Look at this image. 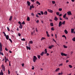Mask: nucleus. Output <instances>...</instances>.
I'll use <instances>...</instances> for the list:
<instances>
[{
  "instance_id": "nucleus-1",
  "label": "nucleus",
  "mask_w": 75,
  "mask_h": 75,
  "mask_svg": "<svg viewBox=\"0 0 75 75\" xmlns=\"http://www.w3.org/2000/svg\"><path fill=\"white\" fill-rule=\"evenodd\" d=\"M37 57H36V56H33V61L34 62H35V61H36V60H37Z\"/></svg>"
},
{
  "instance_id": "nucleus-2",
  "label": "nucleus",
  "mask_w": 75,
  "mask_h": 75,
  "mask_svg": "<svg viewBox=\"0 0 75 75\" xmlns=\"http://www.w3.org/2000/svg\"><path fill=\"white\" fill-rule=\"evenodd\" d=\"M34 7H35V6H34L33 5V4H32V6H30V9L31 10L32 8H34Z\"/></svg>"
},
{
  "instance_id": "nucleus-3",
  "label": "nucleus",
  "mask_w": 75,
  "mask_h": 75,
  "mask_svg": "<svg viewBox=\"0 0 75 75\" xmlns=\"http://www.w3.org/2000/svg\"><path fill=\"white\" fill-rule=\"evenodd\" d=\"M61 55L62 56H67V54L65 53H64L63 52H62L61 53Z\"/></svg>"
},
{
  "instance_id": "nucleus-4",
  "label": "nucleus",
  "mask_w": 75,
  "mask_h": 75,
  "mask_svg": "<svg viewBox=\"0 0 75 75\" xmlns=\"http://www.w3.org/2000/svg\"><path fill=\"white\" fill-rule=\"evenodd\" d=\"M67 14L69 16H70V15H72V13H71V12L70 11H69L68 12Z\"/></svg>"
},
{
  "instance_id": "nucleus-5",
  "label": "nucleus",
  "mask_w": 75,
  "mask_h": 75,
  "mask_svg": "<svg viewBox=\"0 0 75 75\" xmlns=\"http://www.w3.org/2000/svg\"><path fill=\"white\" fill-rule=\"evenodd\" d=\"M61 25H62V22L60 21L59 22V27H61Z\"/></svg>"
},
{
  "instance_id": "nucleus-6",
  "label": "nucleus",
  "mask_w": 75,
  "mask_h": 75,
  "mask_svg": "<svg viewBox=\"0 0 75 75\" xmlns=\"http://www.w3.org/2000/svg\"><path fill=\"white\" fill-rule=\"evenodd\" d=\"M47 11L49 12H50V13H52L53 12V11H52V10L51 9H48L47 10Z\"/></svg>"
},
{
  "instance_id": "nucleus-7",
  "label": "nucleus",
  "mask_w": 75,
  "mask_h": 75,
  "mask_svg": "<svg viewBox=\"0 0 75 75\" xmlns=\"http://www.w3.org/2000/svg\"><path fill=\"white\" fill-rule=\"evenodd\" d=\"M12 18H13V16H11L9 17V21H11V20H12Z\"/></svg>"
},
{
  "instance_id": "nucleus-8",
  "label": "nucleus",
  "mask_w": 75,
  "mask_h": 75,
  "mask_svg": "<svg viewBox=\"0 0 75 75\" xmlns=\"http://www.w3.org/2000/svg\"><path fill=\"white\" fill-rule=\"evenodd\" d=\"M52 47H54L53 45H52L51 46H50L49 47V49H51V48H52Z\"/></svg>"
},
{
  "instance_id": "nucleus-9",
  "label": "nucleus",
  "mask_w": 75,
  "mask_h": 75,
  "mask_svg": "<svg viewBox=\"0 0 75 75\" xmlns=\"http://www.w3.org/2000/svg\"><path fill=\"white\" fill-rule=\"evenodd\" d=\"M64 33L66 34H67V33H68V31L67 30L65 29L64 31Z\"/></svg>"
},
{
  "instance_id": "nucleus-10",
  "label": "nucleus",
  "mask_w": 75,
  "mask_h": 75,
  "mask_svg": "<svg viewBox=\"0 0 75 75\" xmlns=\"http://www.w3.org/2000/svg\"><path fill=\"white\" fill-rule=\"evenodd\" d=\"M74 31V29H71V33H73Z\"/></svg>"
},
{
  "instance_id": "nucleus-11",
  "label": "nucleus",
  "mask_w": 75,
  "mask_h": 75,
  "mask_svg": "<svg viewBox=\"0 0 75 75\" xmlns=\"http://www.w3.org/2000/svg\"><path fill=\"white\" fill-rule=\"evenodd\" d=\"M27 4H28V5L29 6H30V2H29V1H27Z\"/></svg>"
},
{
  "instance_id": "nucleus-12",
  "label": "nucleus",
  "mask_w": 75,
  "mask_h": 75,
  "mask_svg": "<svg viewBox=\"0 0 75 75\" xmlns=\"http://www.w3.org/2000/svg\"><path fill=\"white\" fill-rule=\"evenodd\" d=\"M22 28H23V25L21 24L20 25L19 28H20V29H22Z\"/></svg>"
},
{
  "instance_id": "nucleus-13",
  "label": "nucleus",
  "mask_w": 75,
  "mask_h": 75,
  "mask_svg": "<svg viewBox=\"0 0 75 75\" xmlns=\"http://www.w3.org/2000/svg\"><path fill=\"white\" fill-rule=\"evenodd\" d=\"M1 67H2L4 71H5V69L4 68V67L3 64L2 65Z\"/></svg>"
},
{
  "instance_id": "nucleus-14",
  "label": "nucleus",
  "mask_w": 75,
  "mask_h": 75,
  "mask_svg": "<svg viewBox=\"0 0 75 75\" xmlns=\"http://www.w3.org/2000/svg\"><path fill=\"white\" fill-rule=\"evenodd\" d=\"M46 33L47 37H50V35H49V34H48V31H47L46 32Z\"/></svg>"
},
{
  "instance_id": "nucleus-15",
  "label": "nucleus",
  "mask_w": 75,
  "mask_h": 75,
  "mask_svg": "<svg viewBox=\"0 0 75 75\" xmlns=\"http://www.w3.org/2000/svg\"><path fill=\"white\" fill-rule=\"evenodd\" d=\"M6 39L7 40H8V39L9 38V36L8 35H7L6 36Z\"/></svg>"
},
{
  "instance_id": "nucleus-16",
  "label": "nucleus",
  "mask_w": 75,
  "mask_h": 75,
  "mask_svg": "<svg viewBox=\"0 0 75 75\" xmlns=\"http://www.w3.org/2000/svg\"><path fill=\"white\" fill-rule=\"evenodd\" d=\"M54 20L55 21H57L58 19V18L57 17H55L54 19Z\"/></svg>"
},
{
  "instance_id": "nucleus-17",
  "label": "nucleus",
  "mask_w": 75,
  "mask_h": 75,
  "mask_svg": "<svg viewBox=\"0 0 75 75\" xmlns=\"http://www.w3.org/2000/svg\"><path fill=\"white\" fill-rule=\"evenodd\" d=\"M45 54H47V49H45Z\"/></svg>"
},
{
  "instance_id": "nucleus-18",
  "label": "nucleus",
  "mask_w": 75,
  "mask_h": 75,
  "mask_svg": "<svg viewBox=\"0 0 75 75\" xmlns=\"http://www.w3.org/2000/svg\"><path fill=\"white\" fill-rule=\"evenodd\" d=\"M26 48L28 50H31V48L30 47H28V46H26Z\"/></svg>"
},
{
  "instance_id": "nucleus-19",
  "label": "nucleus",
  "mask_w": 75,
  "mask_h": 75,
  "mask_svg": "<svg viewBox=\"0 0 75 75\" xmlns=\"http://www.w3.org/2000/svg\"><path fill=\"white\" fill-rule=\"evenodd\" d=\"M59 69H60L59 68H58L56 69V70H55V71L57 72V71H59Z\"/></svg>"
},
{
  "instance_id": "nucleus-20",
  "label": "nucleus",
  "mask_w": 75,
  "mask_h": 75,
  "mask_svg": "<svg viewBox=\"0 0 75 75\" xmlns=\"http://www.w3.org/2000/svg\"><path fill=\"white\" fill-rule=\"evenodd\" d=\"M44 14L45 15H47V11H46L44 13Z\"/></svg>"
},
{
  "instance_id": "nucleus-21",
  "label": "nucleus",
  "mask_w": 75,
  "mask_h": 75,
  "mask_svg": "<svg viewBox=\"0 0 75 75\" xmlns=\"http://www.w3.org/2000/svg\"><path fill=\"white\" fill-rule=\"evenodd\" d=\"M30 20V18L29 17H28L27 19V21H29Z\"/></svg>"
},
{
  "instance_id": "nucleus-22",
  "label": "nucleus",
  "mask_w": 75,
  "mask_h": 75,
  "mask_svg": "<svg viewBox=\"0 0 75 75\" xmlns=\"http://www.w3.org/2000/svg\"><path fill=\"white\" fill-rule=\"evenodd\" d=\"M44 54V52H42L40 54L41 55V56H42L43 55V54Z\"/></svg>"
},
{
  "instance_id": "nucleus-23",
  "label": "nucleus",
  "mask_w": 75,
  "mask_h": 75,
  "mask_svg": "<svg viewBox=\"0 0 75 75\" xmlns=\"http://www.w3.org/2000/svg\"><path fill=\"white\" fill-rule=\"evenodd\" d=\"M37 4H38V5H40V2L38 1H37L36 2Z\"/></svg>"
},
{
  "instance_id": "nucleus-24",
  "label": "nucleus",
  "mask_w": 75,
  "mask_h": 75,
  "mask_svg": "<svg viewBox=\"0 0 75 75\" xmlns=\"http://www.w3.org/2000/svg\"><path fill=\"white\" fill-rule=\"evenodd\" d=\"M50 25L52 26H54V24H53V23H50Z\"/></svg>"
},
{
  "instance_id": "nucleus-25",
  "label": "nucleus",
  "mask_w": 75,
  "mask_h": 75,
  "mask_svg": "<svg viewBox=\"0 0 75 75\" xmlns=\"http://www.w3.org/2000/svg\"><path fill=\"white\" fill-rule=\"evenodd\" d=\"M63 47L64 48H68V47L66 46L65 45H63Z\"/></svg>"
},
{
  "instance_id": "nucleus-26",
  "label": "nucleus",
  "mask_w": 75,
  "mask_h": 75,
  "mask_svg": "<svg viewBox=\"0 0 75 75\" xmlns=\"http://www.w3.org/2000/svg\"><path fill=\"white\" fill-rule=\"evenodd\" d=\"M56 14L57 16H59V12H57L56 13Z\"/></svg>"
},
{
  "instance_id": "nucleus-27",
  "label": "nucleus",
  "mask_w": 75,
  "mask_h": 75,
  "mask_svg": "<svg viewBox=\"0 0 75 75\" xmlns=\"http://www.w3.org/2000/svg\"><path fill=\"white\" fill-rule=\"evenodd\" d=\"M62 24H63L64 25V24H65V21H64L63 22Z\"/></svg>"
},
{
  "instance_id": "nucleus-28",
  "label": "nucleus",
  "mask_w": 75,
  "mask_h": 75,
  "mask_svg": "<svg viewBox=\"0 0 75 75\" xmlns=\"http://www.w3.org/2000/svg\"><path fill=\"white\" fill-rule=\"evenodd\" d=\"M29 42L30 44H33V41L32 40H31V41H30Z\"/></svg>"
},
{
  "instance_id": "nucleus-29",
  "label": "nucleus",
  "mask_w": 75,
  "mask_h": 75,
  "mask_svg": "<svg viewBox=\"0 0 75 75\" xmlns=\"http://www.w3.org/2000/svg\"><path fill=\"white\" fill-rule=\"evenodd\" d=\"M67 15V13H65L64 15L63 16V18H66L65 17H66V15Z\"/></svg>"
},
{
  "instance_id": "nucleus-30",
  "label": "nucleus",
  "mask_w": 75,
  "mask_h": 75,
  "mask_svg": "<svg viewBox=\"0 0 75 75\" xmlns=\"http://www.w3.org/2000/svg\"><path fill=\"white\" fill-rule=\"evenodd\" d=\"M0 54L1 55H2L3 56L4 55V54H3V52H0Z\"/></svg>"
},
{
  "instance_id": "nucleus-31",
  "label": "nucleus",
  "mask_w": 75,
  "mask_h": 75,
  "mask_svg": "<svg viewBox=\"0 0 75 75\" xmlns=\"http://www.w3.org/2000/svg\"><path fill=\"white\" fill-rule=\"evenodd\" d=\"M44 39H45V38L44 37L42 38L41 39V40L42 41V40H44Z\"/></svg>"
},
{
  "instance_id": "nucleus-32",
  "label": "nucleus",
  "mask_w": 75,
  "mask_h": 75,
  "mask_svg": "<svg viewBox=\"0 0 75 75\" xmlns=\"http://www.w3.org/2000/svg\"><path fill=\"white\" fill-rule=\"evenodd\" d=\"M62 65H63V64H62V63L59 65V67H61V66H62Z\"/></svg>"
},
{
  "instance_id": "nucleus-33",
  "label": "nucleus",
  "mask_w": 75,
  "mask_h": 75,
  "mask_svg": "<svg viewBox=\"0 0 75 75\" xmlns=\"http://www.w3.org/2000/svg\"><path fill=\"white\" fill-rule=\"evenodd\" d=\"M0 52H1V51H2V47H0Z\"/></svg>"
},
{
  "instance_id": "nucleus-34",
  "label": "nucleus",
  "mask_w": 75,
  "mask_h": 75,
  "mask_svg": "<svg viewBox=\"0 0 75 75\" xmlns=\"http://www.w3.org/2000/svg\"><path fill=\"white\" fill-rule=\"evenodd\" d=\"M40 13H41L42 15H43V14H44V13L42 11H40Z\"/></svg>"
},
{
  "instance_id": "nucleus-35",
  "label": "nucleus",
  "mask_w": 75,
  "mask_h": 75,
  "mask_svg": "<svg viewBox=\"0 0 75 75\" xmlns=\"http://www.w3.org/2000/svg\"><path fill=\"white\" fill-rule=\"evenodd\" d=\"M21 40L22 41H25V39L24 38H23V39H21Z\"/></svg>"
},
{
  "instance_id": "nucleus-36",
  "label": "nucleus",
  "mask_w": 75,
  "mask_h": 75,
  "mask_svg": "<svg viewBox=\"0 0 75 75\" xmlns=\"http://www.w3.org/2000/svg\"><path fill=\"white\" fill-rule=\"evenodd\" d=\"M40 57L41 56L40 55H38V58L39 59H40Z\"/></svg>"
},
{
  "instance_id": "nucleus-37",
  "label": "nucleus",
  "mask_w": 75,
  "mask_h": 75,
  "mask_svg": "<svg viewBox=\"0 0 75 75\" xmlns=\"http://www.w3.org/2000/svg\"><path fill=\"white\" fill-rule=\"evenodd\" d=\"M52 3L53 4H55V1H52Z\"/></svg>"
},
{
  "instance_id": "nucleus-38",
  "label": "nucleus",
  "mask_w": 75,
  "mask_h": 75,
  "mask_svg": "<svg viewBox=\"0 0 75 75\" xmlns=\"http://www.w3.org/2000/svg\"><path fill=\"white\" fill-rule=\"evenodd\" d=\"M2 46H3V45L1 44V42H0V47H2Z\"/></svg>"
},
{
  "instance_id": "nucleus-39",
  "label": "nucleus",
  "mask_w": 75,
  "mask_h": 75,
  "mask_svg": "<svg viewBox=\"0 0 75 75\" xmlns=\"http://www.w3.org/2000/svg\"><path fill=\"white\" fill-rule=\"evenodd\" d=\"M72 40L73 41H75V37L73 38L72 39Z\"/></svg>"
},
{
  "instance_id": "nucleus-40",
  "label": "nucleus",
  "mask_w": 75,
  "mask_h": 75,
  "mask_svg": "<svg viewBox=\"0 0 75 75\" xmlns=\"http://www.w3.org/2000/svg\"><path fill=\"white\" fill-rule=\"evenodd\" d=\"M9 40L10 41V42H11V43H12V40H11V39H9Z\"/></svg>"
},
{
  "instance_id": "nucleus-41",
  "label": "nucleus",
  "mask_w": 75,
  "mask_h": 75,
  "mask_svg": "<svg viewBox=\"0 0 75 75\" xmlns=\"http://www.w3.org/2000/svg\"><path fill=\"white\" fill-rule=\"evenodd\" d=\"M7 27L8 31H10V29H9L8 27Z\"/></svg>"
},
{
  "instance_id": "nucleus-42",
  "label": "nucleus",
  "mask_w": 75,
  "mask_h": 75,
  "mask_svg": "<svg viewBox=\"0 0 75 75\" xmlns=\"http://www.w3.org/2000/svg\"><path fill=\"white\" fill-rule=\"evenodd\" d=\"M69 67L70 68H72V66L71 65H69Z\"/></svg>"
},
{
  "instance_id": "nucleus-43",
  "label": "nucleus",
  "mask_w": 75,
  "mask_h": 75,
  "mask_svg": "<svg viewBox=\"0 0 75 75\" xmlns=\"http://www.w3.org/2000/svg\"><path fill=\"white\" fill-rule=\"evenodd\" d=\"M59 11H62V8H59Z\"/></svg>"
},
{
  "instance_id": "nucleus-44",
  "label": "nucleus",
  "mask_w": 75,
  "mask_h": 75,
  "mask_svg": "<svg viewBox=\"0 0 75 75\" xmlns=\"http://www.w3.org/2000/svg\"><path fill=\"white\" fill-rule=\"evenodd\" d=\"M18 36H19V37H20V36H21V34H20V33H18Z\"/></svg>"
},
{
  "instance_id": "nucleus-45",
  "label": "nucleus",
  "mask_w": 75,
  "mask_h": 75,
  "mask_svg": "<svg viewBox=\"0 0 75 75\" xmlns=\"http://www.w3.org/2000/svg\"><path fill=\"white\" fill-rule=\"evenodd\" d=\"M51 30H52V31H54V28H52Z\"/></svg>"
},
{
  "instance_id": "nucleus-46",
  "label": "nucleus",
  "mask_w": 75,
  "mask_h": 75,
  "mask_svg": "<svg viewBox=\"0 0 75 75\" xmlns=\"http://www.w3.org/2000/svg\"><path fill=\"white\" fill-rule=\"evenodd\" d=\"M22 24H25V22H24V21H23L22 23Z\"/></svg>"
},
{
  "instance_id": "nucleus-47",
  "label": "nucleus",
  "mask_w": 75,
  "mask_h": 75,
  "mask_svg": "<svg viewBox=\"0 0 75 75\" xmlns=\"http://www.w3.org/2000/svg\"><path fill=\"white\" fill-rule=\"evenodd\" d=\"M8 74H10V71H9V70H8Z\"/></svg>"
},
{
  "instance_id": "nucleus-48",
  "label": "nucleus",
  "mask_w": 75,
  "mask_h": 75,
  "mask_svg": "<svg viewBox=\"0 0 75 75\" xmlns=\"http://www.w3.org/2000/svg\"><path fill=\"white\" fill-rule=\"evenodd\" d=\"M53 40L54 41V42H56V40H55V39H53Z\"/></svg>"
},
{
  "instance_id": "nucleus-49",
  "label": "nucleus",
  "mask_w": 75,
  "mask_h": 75,
  "mask_svg": "<svg viewBox=\"0 0 75 75\" xmlns=\"http://www.w3.org/2000/svg\"><path fill=\"white\" fill-rule=\"evenodd\" d=\"M50 22L51 23H52V20L51 19L50 20Z\"/></svg>"
},
{
  "instance_id": "nucleus-50",
  "label": "nucleus",
  "mask_w": 75,
  "mask_h": 75,
  "mask_svg": "<svg viewBox=\"0 0 75 75\" xmlns=\"http://www.w3.org/2000/svg\"><path fill=\"white\" fill-rule=\"evenodd\" d=\"M31 1L32 2H33V3H34V2L35 1L34 0H31Z\"/></svg>"
},
{
  "instance_id": "nucleus-51",
  "label": "nucleus",
  "mask_w": 75,
  "mask_h": 75,
  "mask_svg": "<svg viewBox=\"0 0 75 75\" xmlns=\"http://www.w3.org/2000/svg\"><path fill=\"white\" fill-rule=\"evenodd\" d=\"M36 17H38V18H39V16H38V15L37 14H36Z\"/></svg>"
},
{
  "instance_id": "nucleus-52",
  "label": "nucleus",
  "mask_w": 75,
  "mask_h": 75,
  "mask_svg": "<svg viewBox=\"0 0 75 75\" xmlns=\"http://www.w3.org/2000/svg\"><path fill=\"white\" fill-rule=\"evenodd\" d=\"M33 68H32V69H33H33H34V66H32Z\"/></svg>"
},
{
  "instance_id": "nucleus-53",
  "label": "nucleus",
  "mask_w": 75,
  "mask_h": 75,
  "mask_svg": "<svg viewBox=\"0 0 75 75\" xmlns=\"http://www.w3.org/2000/svg\"><path fill=\"white\" fill-rule=\"evenodd\" d=\"M18 23L20 24V25H21V22H20V21H19Z\"/></svg>"
},
{
  "instance_id": "nucleus-54",
  "label": "nucleus",
  "mask_w": 75,
  "mask_h": 75,
  "mask_svg": "<svg viewBox=\"0 0 75 75\" xmlns=\"http://www.w3.org/2000/svg\"><path fill=\"white\" fill-rule=\"evenodd\" d=\"M5 50L6 51H8V49H7L6 47L5 48Z\"/></svg>"
},
{
  "instance_id": "nucleus-55",
  "label": "nucleus",
  "mask_w": 75,
  "mask_h": 75,
  "mask_svg": "<svg viewBox=\"0 0 75 75\" xmlns=\"http://www.w3.org/2000/svg\"><path fill=\"white\" fill-rule=\"evenodd\" d=\"M36 23H39V21L37 20V21H36Z\"/></svg>"
},
{
  "instance_id": "nucleus-56",
  "label": "nucleus",
  "mask_w": 75,
  "mask_h": 75,
  "mask_svg": "<svg viewBox=\"0 0 75 75\" xmlns=\"http://www.w3.org/2000/svg\"><path fill=\"white\" fill-rule=\"evenodd\" d=\"M38 14H39L40 16H41V13H38Z\"/></svg>"
},
{
  "instance_id": "nucleus-57",
  "label": "nucleus",
  "mask_w": 75,
  "mask_h": 75,
  "mask_svg": "<svg viewBox=\"0 0 75 75\" xmlns=\"http://www.w3.org/2000/svg\"><path fill=\"white\" fill-rule=\"evenodd\" d=\"M36 31H37V32H38V30H37V28H36Z\"/></svg>"
},
{
  "instance_id": "nucleus-58",
  "label": "nucleus",
  "mask_w": 75,
  "mask_h": 75,
  "mask_svg": "<svg viewBox=\"0 0 75 75\" xmlns=\"http://www.w3.org/2000/svg\"><path fill=\"white\" fill-rule=\"evenodd\" d=\"M3 75V73H2V72H0V75Z\"/></svg>"
},
{
  "instance_id": "nucleus-59",
  "label": "nucleus",
  "mask_w": 75,
  "mask_h": 75,
  "mask_svg": "<svg viewBox=\"0 0 75 75\" xmlns=\"http://www.w3.org/2000/svg\"><path fill=\"white\" fill-rule=\"evenodd\" d=\"M65 19H67V20H68V18H67V17H66L65 18Z\"/></svg>"
},
{
  "instance_id": "nucleus-60",
  "label": "nucleus",
  "mask_w": 75,
  "mask_h": 75,
  "mask_svg": "<svg viewBox=\"0 0 75 75\" xmlns=\"http://www.w3.org/2000/svg\"><path fill=\"white\" fill-rule=\"evenodd\" d=\"M69 60H66V63H67L68 62H69Z\"/></svg>"
},
{
  "instance_id": "nucleus-61",
  "label": "nucleus",
  "mask_w": 75,
  "mask_h": 75,
  "mask_svg": "<svg viewBox=\"0 0 75 75\" xmlns=\"http://www.w3.org/2000/svg\"><path fill=\"white\" fill-rule=\"evenodd\" d=\"M46 54H47V56H48V55H49V53H47Z\"/></svg>"
},
{
  "instance_id": "nucleus-62",
  "label": "nucleus",
  "mask_w": 75,
  "mask_h": 75,
  "mask_svg": "<svg viewBox=\"0 0 75 75\" xmlns=\"http://www.w3.org/2000/svg\"><path fill=\"white\" fill-rule=\"evenodd\" d=\"M59 17H61V16H62V14H60L59 15Z\"/></svg>"
},
{
  "instance_id": "nucleus-63",
  "label": "nucleus",
  "mask_w": 75,
  "mask_h": 75,
  "mask_svg": "<svg viewBox=\"0 0 75 75\" xmlns=\"http://www.w3.org/2000/svg\"><path fill=\"white\" fill-rule=\"evenodd\" d=\"M71 1L72 2H74V1H75V0H71Z\"/></svg>"
},
{
  "instance_id": "nucleus-64",
  "label": "nucleus",
  "mask_w": 75,
  "mask_h": 75,
  "mask_svg": "<svg viewBox=\"0 0 75 75\" xmlns=\"http://www.w3.org/2000/svg\"><path fill=\"white\" fill-rule=\"evenodd\" d=\"M66 36H65V35H63L62 36V37H65Z\"/></svg>"
}]
</instances>
